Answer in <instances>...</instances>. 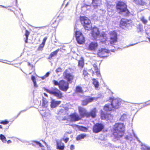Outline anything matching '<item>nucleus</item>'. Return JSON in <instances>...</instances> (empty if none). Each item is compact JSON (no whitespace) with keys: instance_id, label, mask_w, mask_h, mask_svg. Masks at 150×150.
<instances>
[{"instance_id":"15","label":"nucleus","mask_w":150,"mask_h":150,"mask_svg":"<svg viewBox=\"0 0 150 150\" xmlns=\"http://www.w3.org/2000/svg\"><path fill=\"white\" fill-rule=\"evenodd\" d=\"M81 117L78 114L75 113L71 114L69 116L68 119L72 121H76L81 119Z\"/></svg>"},{"instance_id":"35","label":"nucleus","mask_w":150,"mask_h":150,"mask_svg":"<svg viewBox=\"0 0 150 150\" xmlns=\"http://www.w3.org/2000/svg\"><path fill=\"white\" fill-rule=\"evenodd\" d=\"M76 92L81 94L83 93V91L81 88L79 86H77L76 88Z\"/></svg>"},{"instance_id":"10","label":"nucleus","mask_w":150,"mask_h":150,"mask_svg":"<svg viewBox=\"0 0 150 150\" xmlns=\"http://www.w3.org/2000/svg\"><path fill=\"white\" fill-rule=\"evenodd\" d=\"M78 109L80 115L81 117L86 116L88 117H90V113L87 112L85 108L81 106H79Z\"/></svg>"},{"instance_id":"4","label":"nucleus","mask_w":150,"mask_h":150,"mask_svg":"<svg viewBox=\"0 0 150 150\" xmlns=\"http://www.w3.org/2000/svg\"><path fill=\"white\" fill-rule=\"evenodd\" d=\"M116 8L120 13L125 16H128L130 12L127 8L125 4L122 1H119L117 4Z\"/></svg>"},{"instance_id":"39","label":"nucleus","mask_w":150,"mask_h":150,"mask_svg":"<svg viewBox=\"0 0 150 150\" xmlns=\"http://www.w3.org/2000/svg\"><path fill=\"white\" fill-rule=\"evenodd\" d=\"M50 72H48L46 73V74H45V75H44V76L41 77V78H42V79H45L47 77L50 75Z\"/></svg>"},{"instance_id":"13","label":"nucleus","mask_w":150,"mask_h":150,"mask_svg":"<svg viewBox=\"0 0 150 150\" xmlns=\"http://www.w3.org/2000/svg\"><path fill=\"white\" fill-rule=\"evenodd\" d=\"M109 52V51L105 48H101L98 50V57H103L107 56V54Z\"/></svg>"},{"instance_id":"51","label":"nucleus","mask_w":150,"mask_h":150,"mask_svg":"<svg viewBox=\"0 0 150 150\" xmlns=\"http://www.w3.org/2000/svg\"><path fill=\"white\" fill-rule=\"evenodd\" d=\"M63 111V109H61V110H60V111L59 112V114H60V112H62Z\"/></svg>"},{"instance_id":"42","label":"nucleus","mask_w":150,"mask_h":150,"mask_svg":"<svg viewBox=\"0 0 150 150\" xmlns=\"http://www.w3.org/2000/svg\"><path fill=\"white\" fill-rule=\"evenodd\" d=\"M61 71H62V69L60 68H58L56 70V72L57 74H58L60 72H61Z\"/></svg>"},{"instance_id":"55","label":"nucleus","mask_w":150,"mask_h":150,"mask_svg":"<svg viewBox=\"0 0 150 150\" xmlns=\"http://www.w3.org/2000/svg\"><path fill=\"white\" fill-rule=\"evenodd\" d=\"M132 132H133V135L134 136V137L136 138H137V137L136 136V135L135 134H134V133L133 132V130H132Z\"/></svg>"},{"instance_id":"27","label":"nucleus","mask_w":150,"mask_h":150,"mask_svg":"<svg viewBox=\"0 0 150 150\" xmlns=\"http://www.w3.org/2000/svg\"><path fill=\"white\" fill-rule=\"evenodd\" d=\"M135 3L137 4L142 6L145 5L146 4L144 0H136Z\"/></svg>"},{"instance_id":"46","label":"nucleus","mask_w":150,"mask_h":150,"mask_svg":"<svg viewBox=\"0 0 150 150\" xmlns=\"http://www.w3.org/2000/svg\"><path fill=\"white\" fill-rule=\"evenodd\" d=\"M145 104L146 105H150V100L146 102L145 103Z\"/></svg>"},{"instance_id":"34","label":"nucleus","mask_w":150,"mask_h":150,"mask_svg":"<svg viewBox=\"0 0 150 150\" xmlns=\"http://www.w3.org/2000/svg\"><path fill=\"white\" fill-rule=\"evenodd\" d=\"M127 115L126 114H123L122 115L120 118V120L121 121H124L127 119Z\"/></svg>"},{"instance_id":"49","label":"nucleus","mask_w":150,"mask_h":150,"mask_svg":"<svg viewBox=\"0 0 150 150\" xmlns=\"http://www.w3.org/2000/svg\"><path fill=\"white\" fill-rule=\"evenodd\" d=\"M42 142H43L44 144H45V145L46 146L47 148H48V146L47 145V144L45 142L43 141H42Z\"/></svg>"},{"instance_id":"37","label":"nucleus","mask_w":150,"mask_h":150,"mask_svg":"<svg viewBox=\"0 0 150 150\" xmlns=\"http://www.w3.org/2000/svg\"><path fill=\"white\" fill-rule=\"evenodd\" d=\"M0 139L3 143H6V138L3 134H1L0 135Z\"/></svg>"},{"instance_id":"1","label":"nucleus","mask_w":150,"mask_h":150,"mask_svg":"<svg viewBox=\"0 0 150 150\" xmlns=\"http://www.w3.org/2000/svg\"><path fill=\"white\" fill-rule=\"evenodd\" d=\"M110 101L111 102L110 105L107 104L104 107V110L106 111L107 113L105 114L103 111H102L101 117L102 119H106L108 120L112 118V116L110 114L109 112L112 110V108L111 107L115 109L118 108L121 103L122 102V100L120 98H110Z\"/></svg>"},{"instance_id":"58","label":"nucleus","mask_w":150,"mask_h":150,"mask_svg":"<svg viewBox=\"0 0 150 150\" xmlns=\"http://www.w3.org/2000/svg\"><path fill=\"white\" fill-rule=\"evenodd\" d=\"M0 6L1 7H3V8H6V7H4V6H2V5H0Z\"/></svg>"},{"instance_id":"31","label":"nucleus","mask_w":150,"mask_h":150,"mask_svg":"<svg viewBox=\"0 0 150 150\" xmlns=\"http://www.w3.org/2000/svg\"><path fill=\"white\" fill-rule=\"evenodd\" d=\"M86 134H81L78 136L76 137V140H80L81 139H83L86 137Z\"/></svg>"},{"instance_id":"19","label":"nucleus","mask_w":150,"mask_h":150,"mask_svg":"<svg viewBox=\"0 0 150 150\" xmlns=\"http://www.w3.org/2000/svg\"><path fill=\"white\" fill-rule=\"evenodd\" d=\"M57 144V149L60 150H63L65 146L64 144L63 143L61 140H56Z\"/></svg>"},{"instance_id":"40","label":"nucleus","mask_w":150,"mask_h":150,"mask_svg":"<svg viewBox=\"0 0 150 150\" xmlns=\"http://www.w3.org/2000/svg\"><path fill=\"white\" fill-rule=\"evenodd\" d=\"M83 74L84 75V76L85 77V79H86V76H87L88 75V73L85 70H83Z\"/></svg>"},{"instance_id":"45","label":"nucleus","mask_w":150,"mask_h":150,"mask_svg":"<svg viewBox=\"0 0 150 150\" xmlns=\"http://www.w3.org/2000/svg\"><path fill=\"white\" fill-rule=\"evenodd\" d=\"M131 136H126V137L125 138L127 139L131 140Z\"/></svg>"},{"instance_id":"57","label":"nucleus","mask_w":150,"mask_h":150,"mask_svg":"<svg viewBox=\"0 0 150 150\" xmlns=\"http://www.w3.org/2000/svg\"><path fill=\"white\" fill-rule=\"evenodd\" d=\"M146 33L148 35L149 34V33H148L147 31L146 30Z\"/></svg>"},{"instance_id":"30","label":"nucleus","mask_w":150,"mask_h":150,"mask_svg":"<svg viewBox=\"0 0 150 150\" xmlns=\"http://www.w3.org/2000/svg\"><path fill=\"white\" fill-rule=\"evenodd\" d=\"M78 66L79 67L82 68L84 66L83 59V58H81V60L79 62Z\"/></svg>"},{"instance_id":"20","label":"nucleus","mask_w":150,"mask_h":150,"mask_svg":"<svg viewBox=\"0 0 150 150\" xmlns=\"http://www.w3.org/2000/svg\"><path fill=\"white\" fill-rule=\"evenodd\" d=\"M61 102L60 101H56L53 99H51V107L52 108H55L61 103Z\"/></svg>"},{"instance_id":"62","label":"nucleus","mask_w":150,"mask_h":150,"mask_svg":"<svg viewBox=\"0 0 150 150\" xmlns=\"http://www.w3.org/2000/svg\"><path fill=\"white\" fill-rule=\"evenodd\" d=\"M148 38V40H149V41L150 42V38Z\"/></svg>"},{"instance_id":"43","label":"nucleus","mask_w":150,"mask_h":150,"mask_svg":"<svg viewBox=\"0 0 150 150\" xmlns=\"http://www.w3.org/2000/svg\"><path fill=\"white\" fill-rule=\"evenodd\" d=\"M29 34V32L27 30H25V36L26 37V38H27V39H28V35Z\"/></svg>"},{"instance_id":"50","label":"nucleus","mask_w":150,"mask_h":150,"mask_svg":"<svg viewBox=\"0 0 150 150\" xmlns=\"http://www.w3.org/2000/svg\"><path fill=\"white\" fill-rule=\"evenodd\" d=\"M47 38H46V37L45 38H44L43 41L45 42L46 40H47Z\"/></svg>"},{"instance_id":"61","label":"nucleus","mask_w":150,"mask_h":150,"mask_svg":"<svg viewBox=\"0 0 150 150\" xmlns=\"http://www.w3.org/2000/svg\"><path fill=\"white\" fill-rule=\"evenodd\" d=\"M40 47H43V45H41L40 46Z\"/></svg>"},{"instance_id":"60","label":"nucleus","mask_w":150,"mask_h":150,"mask_svg":"<svg viewBox=\"0 0 150 150\" xmlns=\"http://www.w3.org/2000/svg\"><path fill=\"white\" fill-rule=\"evenodd\" d=\"M2 126L1 125H0V129H1L2 128Z\"/></svg>"},{"instance_id":"53","label":"nucleus","mask_w":150,"mask_h":150,"mask_svg":"<svg viewBox=\"0 0 150 150\" xmlns=\"http://www.w3.org/2000/svg\"><path fill=\"white\" fill-rule=\"evenodd\" d=\"M11 143V141L10 140H9L8 141H7V143L8 144H9V143Z\"/></svg>"},{"instance_id":"28","label":"nucleus","mask_w":150,"mask_h":150,"mask_svg":"<svg viewBox=\"0 0 150 150\" xmlns=\"http://www.w3.org/2000/svg\"><path fill=\"white\" fill-rule=\"evenodd\" d=\"M93 67H94L95 70L96 71V74L98 76H100V71L98 70V67L96 64H94L93 65Z\"/></svg>"},{"instance_id":"52","label":"nucleus","mask_w":150,"mask_h":150,"mask_svg":"<svg viewBox=\"0 0 150 150\" xmlns=\"http://www.w3.org/2000/svg\"><path fill=\"white\" fill-rule=\"evenodd\" d=\"M45 42L43 41V42H42V45H43V47H44V45H45Z\"/></svg>"},{"instance_id":"54","label":"nucleus","mask_w":150,"mask_h":150,"mask_svg":"<svg viewBox=\"0 0 150 150\" xmlns=\"http://www.w3.org/2000/svg\"><path fill=\"white\" fill-rule=\"evenodd\" d=\"M74 125H75V124H74V125H71V126H73V127L74 128H75V129H76V130H77V129L78 130H79V129H78L77 127H73V126Z\"/></svg>"},{"instance_id":"12","label":"nucleus","mask_w":150,"mask_h":150,"mask_svg":"<svg viewBox=\"0 0 150 150\" xmlns=\"http://www.w3.org/2000/svg\"><path fill=\"white\" fill-rule=\"evenodd\" d=\"M132 22L131 20L124 18L122 19L120 21V26L122 28H124V27H127L129 25H131Z\"/></svg>"},{"instance_id":"21","label":"nucleus","mask_w":150,"mask_h":150,"mask_svg":"<svg viewBox=\"0 0 150 150\" xmlns=\"http://www.w3.org/2000/svg\"><path fill=\"white\" fill-rule=\"evenodd\" d=\"M92 4L93 7L95 8L99 6L101 2L100 0H92Z\"/></svg>"},{"instance_id":"41","label":"nucleus","mask_w":150,"mask_h":150,"mask_svg":"<svg viewBox=\"0 0 150 150\" xmlns=\"http://www.w3.org/2000/svg\"><path fill=\"white\" fill-rule=\"evenodd\" d=\"M8 123V122L7 120H5L4 121H2L0 123L3 125H6Z\"/></svg>"},{"instance_id":"3","label":"nucleus","mask_w":150,"mask_h":150,"mask_svg":"<svg viewBox=\"0 0 150 150\" xmlns=\"http://www.w3.org/2000/svg\"><path fill=\"white\" fill-rule=\"evenodd\" d=\"M91 34L92 36L95 39L99 40L103 43H105L107 39V35L104 33L100 35V32L98 28L94 27L92 30Z\"/></svg>"},{"instance_id":"14","label":"nucleus","mask_w":150,"mask_h":150,"mask_svg":"<svg viewBox=\"0 0 150 150\" xmlns=\"http://www.w3.org/2000/svg\"><path fill=\"white\" fill-rule=\"evenodd\" d=\"M104 127L103 125L101 123H97L93 127V131L95 133H98L101 131Z\"/></svg>"},{"instance_id":"2","label":"nucleus","mask_w":150,"mask_h":150,"mask_svg":"<svg viewBox=\"0 0 150 150\" xmlns=\"http://www.w3.org/2000/svg\"><path fill=\"white\" fill-rule=\"evenodd\" d=\"M113 129L114 130L113 135L118 139L121 137L123 135L125 130V125L122 123H116L113 126Z\"/></svg>"},{"instance_id":"44","label":"nucleus","mask_w":150,"mask_h":150,"mask_svg":"<svg viewBox=\"0 0 150 150\" xmlns=\"http://www.w3.org/2000/svg\"><path fill=\"white\" fill-rule=\"evenodd\" d=\"M138 29H139L138 31L139 32L143 30V27L142 25H139V28H138Z\"/></svg>"},{"instance_id":"48","label":"nucleus","mask_w":150,"mask_h":150,"mask_svg":"<svg viewBox=\"0 0 150 150\" xmlns=\"http://www.w3.org/2000/svg\"><path fill=\"white\" fill-rule=\"evenodd\" d=\"M69 139V138H66L64 139V141L65 143H67Z\"/></svg>"},{"instance_id":"18","label":"nucleus","mask_w":150,"mask_h":150,"mask_svg":"<svg viewBox=\"0 0 150 150\" xmlns=\"http://www.w3.org/2000/svg\"><path fill=\"white\" fill-rule=\"evenodd\" d=\"M97 42H92L89 45L87 48L89 50L95 51L97 49Z\"/></svg>"},{"instance_id":"59","label":"nucleus","mask_w":150,"mask_h":150,"mask_svg":"<svg viewBox=\"0 0 150 150\" xmlns=\"http://www.w3.org/2000/svg\"><path fill=\"white\" fill-rule=\"evenodd\" d=\"M44 94L45 96H47V94L46 93H44Z\"/></svg>"},{"instance_id":"5","label":"nucleus","mask_w":150,"mask_h":150,"mask_svg":"<svg viewBox=\"0 0 150 150\" xmlns=\"http://www.w3.org/2000/svg\"><path fill=\"white\" fill-rule=\"evenodd\" d=\"M52 82L55 86H58L59 88L62 91H66L69 88L68 83L63 80L60 81L59 82L55 80H53Z\"/></svg>"},{"instance_id":"33","label":"nucleus","mask_w":150,"mask_h":150,"mask_svg":"<svg viewBox=\"0 0 150 150\" xmlns=\"http://www.w3.org/2000/svg\"><path fill=\"white\" fill-rule=\"evenodd\" d=\"M140 19L141 21L144 24H146L147 22V20L145 18L144 16H142L141 17Z\"/></svg>"},{"instance_id":"56","label":"nucleus","mask_w":150,"mask_h":150,"mask_svg":"<svg viewBox=\"0 0 150 150\" xmlns=\"http://www.w3.org/2000/svg\"><path fill=\"white\" fill-rule=\"evenodd\" d=\"M28 39H27V38H26V40H25V43H27V42Z\"/></svg>"},{"instance_id":"17","label":"nucleus","mask_w":150,"mask_h":150,"mask_svg":"<svg viewBox=\"0 0 150 150\" xmlns=\"http://www.w3.org/2000/svg\"><path fill=\"white\" fill-rule=\"evenodd\" d=\"M97 98L87 97L86 99L82 102L81 104L83 106L86 105L88 103L96 100Z\"/></svg>"},{"instance_id":"9","label":"nucleus","mask_w":150,"mask_h":150,"mask_svg":"<svg viewBox=\"0 0 150 150\" xmlns=\"http://www.w3.org/2000/svg\"><path fill=\"white\" fill-rule=\"evenodd\" d=\"M40 112L44 120H46L51 117L50 110L48 109L40 110Z\"/></svg>"},{"instance_id":"32","label":"nucleus","mask_w":150,"mask_h":150,"mask_svg":"<svg viewBox=\"0 0 150 150\" xmlns=\"http://www.w3.org/2000/svg\"><path fill=\"white\" fill-rule=\"evenodd\" d=\"M141 149L142 150H150V147L145 144H142Z\"/></svg>"},{"instance_id":"24","label":"nucleus","mask_w":150,"mask_h":150,"mask_svg":"<svg viewBox=\"0 0 150 150\" xmlns=\"http://www.w3.org/2000/svg\"><path fill=\"white\" fill-rule=\"evenodd\" d=\"M93 84L94 85L96 89H97L99 86V83L98 81L95 79H92Z\"/></svg>"},{"instance_id":"36","label":"nucleus","mask_w":150,"mask_h":150,"mask_svg":"<svg viewBox=\"0 0 150 150\" xmlns=\"http://www.w3.org/2000/svg\"><path fill=\"white\" fill-rule=\"evenodd\" d=\"M31 79L33 83L34 87H38V85L36 83L35 77L32 76L31 77Z\"/></svg>"},{"instance_id":"16","label":"nucleus","mask_w":150,"mask_h":150,"mask_svg":"<svg viewBox=\"0 0 150 150\" xmlns=\"http://www.w3.org/2000/svg\"><path fill=\"white\" fill-rule=\"evenodd\" d=\"M63 75L65 79L69 82L71 81L73 79L74 76L73 75L69 73L68 71L66 70L63 74Z\"/></svg>"},{"instance_id":"6","label":"nucleus","mask_w":150,"mask_h":150,"mask_svg":"<svg viewBox=\"0 0 150 150\" xmlns=\"http://www.w3.org/2000/svg\"><path fill=\"white\" fill-rule=\"evenodd\" d=\"M80 20L85 30H89L91 29V22L88 18L85 16H81Z\"/></svg>"},{"instance_id":"25","label":"nucleus","mask_w":150,"mask_h":150,"mask_svg":"<svg viewBox=\"0 0 150 150\" xmlns=\"http://www.w3.org/2000/svg\"><path fill=\"white\" fill-rule=\"evenodd\" d=\"M33 145V146H35L36 145H38L40 147L42 150H45L44 148V146L40 142L37 141H34Z\"/></svg>"},{"instance_id":"29","label":"nucleus","mask_w":150,"mask_h":150,"mask_svg":"<svg viewBox=\"0 0 150 150\" xmlns=\"http://www.w3.org/2000/svg\"><path fill=\"white\" fill-rule=\"evenodd\" d=\"M59 50L57 49L55 51H54L52 52L50 54L49 59H50L52 58V57H54V56H56L57 55Z\"/></svg>"},{"instance_id":"22","label":"nucleus","mask_w":150,"mask_h":150,"mask_svg":"<svg viewBox=\"0 0 150 150\" xmlns=\"http://www.w3.org/2000/svg\"><path fill=\"white\" fill-rule=\"evenodd\" d=\"M74 127H77L79 130L84 132H86L87 131V129L84 127L81 126H79L76 125H74L73 126Z\"/></svg>"},{"instance_id":"7","label":"nucleus","mask_w":150,"mask_h":150,"mask_svg":"<svg viewBox=\"0 0 150 150\" xmlns=\"http://www.w3.org/2000/svg\"><path fill=\"white\" fill-rule=\"evenodd\" d=\"M46 91L50 94L53 95L58 98H61L62 97V93L56 88H52L51 90H47Z\"/></svg>"},{"instance_id":"64","label":"nucleus","mask_w":150,"mask_h":150,"mask_svg":"<svg viewBox=\"0 0 150 150\" xmlns=\"http://www.w3.org/2000/svg\"><path fill=\"white\" fill-rule=\"evenodd\" d=\"M105 146H107L106 144H105Z\"/></svg>"},{"instance_id":"23","label":"nucleus","mask_w":150,"mask_h":150,"mask_svg":"<svg viewBox=\"0 0 150 150\" xmlns=\"http://www.w3.org/2000/svg\"><path fill=\"white\" fill-rule=\"evenodd\" d=\"M48 105L47 101L46 99H43L42 105V107L43 109L42 110L47 109V107Z\"/></svg>"},{"instance_id":"26","label":"nucleus","mask_w":150,"mask_h":150,"mask_svg":"<svg viewBox=\"0 0 150 150\" xmlns=\"http://www.w3.org/2000/svg\"><path fill=\"white\" fill-rule=\"evenodd\" d=\"M96 112L97 111L96 108L93 109L90 112H89L90 115V116H91L93 118L95 117L96 116Z\"/></svg>"},{"instance_id":"63","label":"nucleus","mask_w":150,"mask_h":150,"mask_svg":"<svg viewBox=\"0 0 150 150\" xmlns=\"http://www.w3.org/2000/svg\"><path fill=\"white\" fill-rule=\"evenodd\" d=\"M41 109H40V110H41L42 109H43V108H42H42H41Z\"/></svg>"},{"instance_id":"38","label":"nucleus","mask_w":150,"mask_h":150,"mask_svg":"<svg viewBox=\"0 0 150 150\" xmlns=\"http://www.w3.org/2000/svg\"><path fill=\"white\" fill-rule=\"evenodd\" d=\"M98 13H100L102 16H104L105 13V11L104 10H100L98 11Z\"/></svg>"},{"instance_id":"47","label":"nucleus","mask_w":150,"mask_h":150,"mask_svg":"<svg viewBox=\"0 0 150 150\" xmlns=\"http://www.w3.org/2000/svg\"><path fill=\"white\" fill-rule=\"evenodd\" d=\"M74 146L73 145H71L70 147V149L71 150H73L74 149Z\"/></svg>"},{"instance_id":"8","label":"nucleus","mask_w":150,"mask_h":150,"mask_svg":"<svg viewBox=\"0 0 150 150\" xmlns=\"http://www.w3.org/2000/svg\"><path fill=\"white\" fill-rule=\"evenodd\" d=\"M75 35L76 41L79 44H81L84 42V38L81 32L79 31H76Z\"/></svg>"},{"instance_id":"11","label":"nucleus","mask_w":150,"mask_h":150,"mask_svg":"<svg viewBox=\"0 0 150 150\" xmlns=\"http://www.w3.org/2000/svg\"><path fill=\"white\" fill-rule=\"evenodd\" d=\"M110 42L111 44H114L117 41V34L115 31L110 33Z\"/></svg>"}]
</instances>
